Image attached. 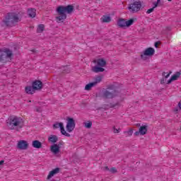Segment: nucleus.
Wrapping results in <instances>:
<instances>
[{"label":"nucleus","mask_w":181,"mask_h":181,"mask_svg":"<svg viewBox=\"0 0 181 181\" xmlns=\"http://www.w3.org/2000/svg\"><path fill=\"white\" fill-rule=\"evenodd\" d=\"M6 125L11 131L19 132L23 128V119L19 116H10L6 120Z\"/></svg>","instance_id":"1"},{"label":"nucleus","mask_w":181,"mask_h":181,"mask_svg":"<svg viewBox=\"0 0 181 181\" xmlns=\"http://www.w3.org/2000/svg\"><path fill=\"white\" fill-rule=\"evenodd\" d=\"M74 11V6L71 5H68L66 6H59L57 8V13L59 15V16L56 17L57 22L59 23V22H62V21H65V19L67 18L66 13H71Z\"/></svg>","instance_id":"2"},{"label":"nucleus","mask_w":181,"mask_h":181,"mask_svg":"<svg viewBox=\"0 0 181 181\" xmlns=\"http://www.w3.org/2000/svg\"><path fill=\"white\" fill-rule=\"evenodd\" d=\"M3 22L6 26H13L19 22V16L16 13H8Z\"/></svg>","instance_id":"3"},{"label":"nucleus","mask_w":181,"mask_h":181,"mask_svg":"<svg viewBox=\"0 0 181 181\" xmlns=\"http://www.w3.org/2000/svg\"><path fill=\"white\" fill-rule=\"evenodd\" d=\"M13 57V53L9 49H4L0 50V62L1 63H11Z\"/></svg>","instance_id":"4"},{"label":"nucleus","mask_w":181,"mask_h":181,"mask_svg":"<svg viewBox=\"0 0 181 181\" xmlns=\"http://www.w3.org/2000/svg\"><path fill=\"white\" fill-rule=\"evenodd\" d=\"M141 8H142V3L141 2V1H134L128 6L129 11H130V12H132V13L139 12V11H141Z\"/></svg>","instance_id":"5"},{"label":"nucleus","mask_w":181,"mask_h":181,"mask_svg":"<svg viewBox=\"0 0 181 181\" xmlns=\"http://www.w3.org/2000/svg\"><path fill=\"white\" fill-rule=\"evenodd\" d=\"M117 95H118V92L115 90L114 86H112V88H107V90L103 92V97H105V98H114L117 97Z\"/></svg>","instance_id":"6"},{"label":"nucleus","mask_w":181,"mask_h":181,"mask_svg":"<svg viewBox=\"0 0 181 181\" xmlns=\"http://www.w3.org/2000/svg\"><path fill=\"white\" fill-rule=\"evenodd\" d=\"M153 54H155V49H153V47H148V48H146L144 51V52L141 54L140 56L142 60H147L148 57H151V56H153Z\"/></svg>","instance_id":"7"},{"label":"nucleus","mask_w":181,"mask_h":181,"mask_svg":"<svg viewBox=\"0 0 181 181\" xmlns=\"http://www.w3.org/2000/svg\"><path fill=\"white\" fill-rule=\"evenodd\" d=\"M134 22V18H131L127 21L124 18H120L117 21V26H119V28H129V26H131V25H132Z\"/></svg>","instance_id":"8"},{"label":"nucleus","mask_w":181,"mask_h":181,"mask_svg":"<svg viewBox=\"0 0 181 181\" xmlns=\"http://www.w3.org/2000/svg\"><path fill=\"white\" fill-rule=\"evenodd\" d=\"M66 131L67 132H73L74 131V128H76V122L74 119L71 117L66 118Z\"/></svg>","instance_id":"9"},{"label":"nucleus","mask_w":181,"mask_h":181,"mask_svg":"<svg viewBox=\"0 0 181 181\" xmlns=\"http://www.w3.org/2000/svg\"><path fill=\"white\" fill-rule=\"evenodd\" d=\"M54 129H57V128H60V132L62 135H64V136L70 137V134L67 133L66 130L64 129V125L63 124V122H56L53 124Z\"/></svg>","instance_id":"10"},{"label":"nucleus","mask_w":181,"mask_h":181,"mask_svg":"<svg viewBox=\"0 0 181 181\" xmlns=\"http://www.w3.org/2000/svg\"><path fill=\"white\" fill-rule=\"evenodd\" d=\"M93 63H97V65L93 67V69H103L107 65V62L104 59H95L93 61Z\"/></svg>","instance_id":"11"},{"label":"nucleus","mask_w":181,"mask_h":181,"mask_svg":"<svg viewBox=\"0 0 181 181\" xmlns=\"http://www.w3.org/2000/svg\"><path fill=\"white\" fill-rule=\"evenodd\" d=\"M17 148L21 151H26L29 148V143L26 140H20L18 141Z\"/></svg>","instance_id":"12"},{"label":"nucleus","mask_w":181,"mask_h":181,"mask_svg":"<svg viewBox=\"0 0 181 181\" xmlns=\"http://www.w3.org/2000/svg\"><path fill=\"white\" fill-rule=\"evenodd\" d=\"M146 132H148V126L144 125L140 127L139 129V131L134 132V135L136 136H138L139 135H145L146 134Z\"/></svg>","instance_id":"13"},{"label":"nucleus","mask_w":181,"mask_h":181,"mask_svg":"<svg viewBox=\"0 0 181 181\" xmlns=\"http://www.w3.org/2000/svg\"><path fill=\"white\" fill-rule=\"evenodd\" d=\"M32 86L34 88L35 90H42L43 87V83L41 81H34L32 83Z\"/></svg>","instance_id":"14"},{"label":"nucleus","mask_w":181,"mask_h":181,"mask_svg":"<svg viewBox=\"0 0 181 181\" xmlns=\"http://www.w3.org/2000/svg\"><path fill=\"white\" fill-rule=\"evenodd\" d=\"M50 151L54 155H57L60 152V146L56 144L50 146Z\"/></svg>","instance_id":"15"},{"label":"nucleus","mask_w":181,"mask_h":181,"mask_svg":"<svg viewBox=\"0 0 181 181\" xmlns=\"http://www.w3.org/2000/svg\"><path fill=\"white\" fill-rule=\"evenodd\" d=\"M180 71H177L175 74H174L171 78L168 81L167 84H170V83H172V81H175V80H177V78H179V77H180Z\"/></svg>","instance_id":"16"},{"label":"nucleus","mask_w":181,"mask_h":181,"mask_svg":"<svg viewBox=\"0 0 181 181\" xmlns=\"http://www.w3.org/2000/svg\"><path fill=\"white\" fill-rule=\"evenodd\" d=\"M32 146L33 148H35V149H40L42 148V142L39 140H34L32 142Z\"/></svg>","instance_id":"17"},{"label":"nucleus","mask_w":181,"mask_h":181,"mask_svg":"<svg viewBox=\"0 0 181 181\" xmlns=\"http://www.w3.org/2000/svg\"><path fill=\"white\" fill-rule=\"evenodd\" d=\"M48 141L51 142V144H56V142L59 141V137L54 134H52L48 137Z\"/></svg>","instance_id":"18"},{"label":"nucleus","mask_w":181,"mask_h":181,"mask_svg":"<svg viewBox=\"0 0 181 181\" xmlns=\"http://www.w3.org/2000/svg\"><path fill=\"white\" fill-rule=\"evenodd\" d=\"M59 170H60L59 168H55V169L52 170V171H50L47 176V179H51V177H53V176H54V175L59 173Z\"/></svg>","instance_id":"19"},{"label":"nucleus","mask_w":181,"mask_h":181,"mask_svg":"<svg viewBox=\"0 0 181 181\" xmlns=\"http://www.w3.org/2000/svg\"><path fill=\"white\" fill-rule=\"evenodd\" d=\"M25 93L27 94H35V90L34 89L33 86H26L25 88Z\"/></svg>","instance_id":"20"},{"label":"nucleus","mask_w":181,"mask_h":181,"mask_svg":"<svg viewBox=\"0 0 181 181\" xmlns=\"http://www.w3.org/2000/svg\"><path fill=\"white\" fill-rule=\"evenodd\" d=\"M28 16L30 18H35L36 16V9L30 8L28 10Z\"/></svg>","instance_id":"21"},{"label":"nucleus","mask_w":181,"mask_h":181,"mask_svg":"<svg viewBox=\"0 0 181 181\" xmlns=\"http://www.w3.org/2000/svg\"><path fill=\"white\" fill-rule=\"evenodd\" d=\"M102 22L103 23H108L109 22H111V17L103 16V17L102 18Z\"/></svg>","instance_id":"22"},{"label":"nucleus","mask_w":181,"mask_h":181,"mask_svg":"<svg viewBox=\"0 0 181 181\" xmlns=\"http://www.w3.org/2000/svg\"><path fill=\"white\" fill-rule=\"evenodd\" d=\"M93 87H95V83H93V82L88 83L86 86H85V90H86L87 91H90V90H91V88H93Z\"/></svg>","instance_id":"23"},{"label":"nucleus","mask_w":181,"mask_h":181,"mask_svg":"<svg viewBox=\"0 0 181 181\" xmlns=\"http://www.w3.org/2000/svg\"><path fill=\"white\" fill-rule=\"evenodd\" d=\"M45 30V25L40 24L37 28V33H42Z\"/></svg>","instance_id":"24"},{"label":"nucleus","mask_w":181,"mask_h":181,"mask_svg":"<svg viewBox=\"0 0 181 181\" xmlns=\"http://www.w3.org/2000/svg\"><path fill=\"white\" fill-rule=\"evenodd\" d=\"M103 80V78L101 76H97L95 79V81L93 82L95 86L98 84L99 83H101V81Z\"/></svg>","instance_id":"25"},{"label":"nucleus","mask_w":181,"mask_h":181,"mask_svg":"<svg viewBox=\"0 0 181 181\" xmlns=\"http://www.w3.org/2000/svg\"><path fill=\"white\" fill-rule=\"evenodd\" d=\"M105 69H92L91 71L93 73H103Z\"/></svg>","instance_id":"26"},{"label":"nucleus","mask_w":181,"mask_h":181,"mask_svg":"<svg viewBox=\"0 0 181 181\" xmlns=\"http://www.w3.org/2000/svg\"><path fill=\"white\" fill-rule=\"evenodd\" d=\"M124 134L126 136H132V134H134V130L129 129V131L124 132Z\"/></svg>","instance_id":"27"},{"label":"nucleus","mask_w":181,"mask_h":181,"mask_svg":"<svg viewBox=\"0 0 181 181\" xmlns=\"http://www.w3.org/2000/svg\"><path fill=\"white\" fill-rule=\"evenodd\" d=\"M172 74V71H169V72H163L162 74V76H163V77H165V78H168V77Z\"/></svg>","instance_id":"28"},{"label":"nucleus","mask_w":181,"mask_h":181,"mask_svg":"<svg viewBox=\"0 0 181 181\" xmlns=\"http://www.w3.org/2000/svg\"><path fill=\"white\" fill-rule=\"evenodd\" d=\"M84 127H85V128L90 129V128H91V127H93V122H86L84 124Z\"/></svg>","instance_id":"29"},{"label":"nucleus","mask_w":181,"mask_h":181,"mask_svg":"<svg viewBox=\"0 0 181 181\" xmlns=\"http://www.w3.org/2000/svg\"><path fill=\"white\" fill-rule=\"evenodd\" d=\"M112 128L114 134H119V129L115 128V126H114Z\"/></svg>","instance_id":"30"},{"label":"nucleus","mask_w":181,"mask_h":181,"mask_svg":"<svg viewBox=\"0 0 181 181\" xmlns=\"http://www.w3.org/2000/svg\"><path fill=\"white\" fill-rule=\"evenodd\" d=\"M110 172H111V173H117V168H112L110 169Z\"/></svg>","instance_id":"31"},{"label":"nucleus","mask_w":181,"mask_h":181,"mask_svg":"<svg viewBox=\"0 0 181 181\" xmlns=\"http://www.w3.org/2000/svg\"><path fill=\"white\" fill-rule=\"evenodd\" d=\"M153 11H155V8L153 7L151 8H149L148 10H147L146 13H152V12H153Z\"/></svg>","instance_id":"32"},{"label":"nucleus","mask_w":181,"mask_h":181,"mask_svg":"<svg viewBox=\"0 0 181 181\" xmlns=\"http://www.w3.org/2000/svg\"><path fill=\"white\" fill-rule=\"evenodd\" d=\"M165 30H167V32H170V30H172V28L171 27H166Z\"/></svg>","instance_id":"33"},{"label":"nucleus","mask_w":181,"mask_h":181,"mask_svg":"<svg viewBox=\"0 0 181 181\" xmlns=\"http://www.w3.org/2000/svg\"><path fill=\"white\" fill-rule=\"evenodd\" d=\"M153 5H154V6H153V8H154V9H155V8H157L158 5H159V3L154 2Z\"/></svg>","instance_id":"34"},{"label":"nucleus","mask_w":181,"mask_h":181,"mask_svg":"<svg viewBox=\"0 0 181 181\" xmlns=\"http://www.w3.org/2000/svg\"><path fill=\"white\" fill-rule=\"evenodd\" d=\"M160 44V42H156L154 44L155 47H158V45Z\"/></svg>","instance_id":"35"},{"label":"nucleus","mask_w":181,"mask_h":181,"mask_svg":"<svg viewBox=\"0 0 181 181\" xmlns=\"http://www.w3.org/2000/svg\"><path fill=\"white\" fill-rule=\"evenodd\" d=\"M160 84H165V79H161Z\"/></svg>","instance_id":"36"},{"label":"nucleus","mask_w":181,"mask_h":181,"mask_svg":"<svg viewBox=\"0 0 181 181\" xmlns=\"http://www.w3.org/2000/svg\"><path fill=\"white\" fill-rule=\"evenodd\" d=\"M111 107H117V105H110Z\"/></svg>","instance_id":"37"},{"label":"nucleus","mask_w":181,"mask_h":181,"mask_svg":"<svg viewBox=\"0 0 181 181\" xmlns=\"http://www.w3.org/2000/svg\"><path fill=\"white\" fill-rule=\"evenodd\" d=\"M178 105H179V107H180V108L181 110V101L178 103Z\"/></svg>","instance_id":"38"},{"label":"nucleus","mask_w":181,"mask_h":181,"mask_svg":"<svg viewBox=\"0 0 181 181\" xmlns=\"http://www.w3.org/2000/svg\"><path fill=\"white\" fill-rule=\"evenodd\" d=\"M4 160H1V161H0V165H3V164H4Z\"/></svg>","instance_id":"39"},{"label":"nucleus","mask_w":181,"mask_h":181,"mask_svg":"<svg viewBox=\"0 0 181 181\" xmlns=\"http://www.w3.org/2000/svg\"><path fill=\"white\" fill-rule=\"evenodd\" d=\"M37 112H40V110L39 109H36Z\"/></svg>","instance_id":"40"},{"label":"nucleus","mask_w":181,"mask_h":181,"mask_svg":"<svg viewBox=\"0 0 181 181\" xmlns=\"http://www.w3.org/2000/svg\"><path fill=\"white\" fill-rule=\"evenodd\" d=\"M106 170H110V168L108 167H105Z\"/></svg>","instance_id":"41"},{"label":"nucleus","mask_w":181,"mask_h":181,"mask_svg":"<svg viewBox=\"0 0 181 181\" xmlns=\"http://www.w3.org/2000/svg\"><path fill=\"white\" fill-rule=\"evenodd\" d=\"M160 2V0H157L156 3L159 4Z\"/></svg>","instance_id":"42"},{"label":"nucleus","mask_w":181,"mask_h":181,"mask_svg":"<svg viewBox=\"0 0 181 181\" xmlns=\"http://www.w3.org/2000/svg\"><path fill=\"white\" fill-rule=\"evenodd\" d=\"M64 67H69V65L64 66Z\"/></svg>","instance_id":"43"},{"label":"nucleus","mask_w":181,"mask_h":181,"mask_svg":"<svg viewBox=\"0 0 181 181\" xmlns=\"http://www.w3.org/2000/svg\"><path fill=\"white\" fill-rule=\"evenodd\" d=\"M169 2H172V0H168Z\"/></svg>","instance_id":"44"},{"label":"nucleus","mask_w":181,"mask_h":181,"mask_svg":"<svg viewBox=\"0 0 181 181\" xmlns=\"http://www.w3.org/2000/svg\"><path fill=\"white\" fill-rule=\"evenodd\" d=\"M32 52H35V49L32 50Z\"/></svg>","instance_id":"45"}]
</instances>
